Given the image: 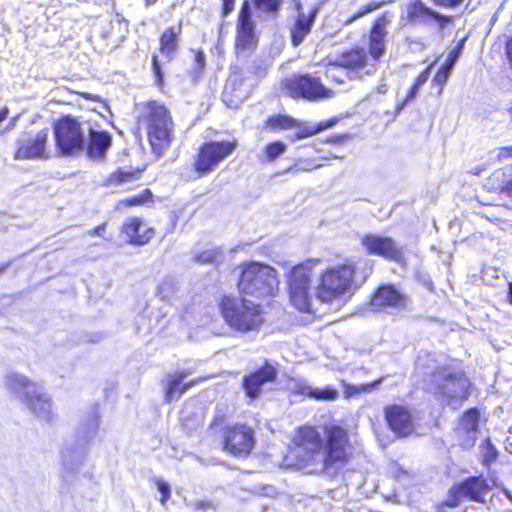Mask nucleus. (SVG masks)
I'll list each match as a JSON object with an SVG mask.
<instances>
[{
    "label": "nucleus",
    "instance_id": "27",
    "mask_svg": "<svg viewBox=\"0 0 512 512\" xmlns=\"http://www.w3.org/2000/svg\"><path fill=\"white\" fill-rule=\"evenodd\" d=\"M187 375V372L182 370L166 376L164 380L165 401L172 402L180 398L181 395L193 385V383H184Z\"/></svg>",
    "mask_w": 512,
    "mask_h": 512
},
{
    "label": "nucleus",
    "instance_id": "12",
    "mask_svg": "<svg viewBox=\"0 0 512 512\" xmlns=\"http://www.w3.org/2000/svg\"><path fill=\"white\" fill-rule=\"evenodd\" d=\"M224 444L234 456H247L254 446L253 431L244 425L234 426L226 432Z\"/></svg>",
    "mask_w": 512,
    "mask_h": 512
},
{
    "label": "nucleus",
    "instance_id": "25",
    "mask_svg": "<svg viewBox=\"0 0 512 512\" xmlns=\"http://www.w3.org/2000/svg\"><path fill=\"white\" fill-rule=\"evenodd\" d=\"M89 140L87 144V155L90 159H101L105 156L111 146L112 138L105 131H94L87 125Z\"/></svg>",
    "mask_w": 512,
    "mask_h": 512
},
{
    "label": "nucleus",
    "instance_id": "57",
    "mask_svg": "<svg viewBox=\"0 0 512 512\" xmlns=\"http://www.w3.org/2000/svg\"><path fill=\"white\" fill-rule=\"evenodd\" d=\"M104 229H105V225L102 224V225H99V226L93 228L92 230H90L89 234L93 235V236L94 235L101 236V233H102V231H104Z\"/></svg>",
    "mask_w": 512,
    "mask_h": 512
},
{
    "label": "nucleus",
    "instance_id": "58",
    "mask_svg": "<svg viewBox=\"0 0 512 512\" xmlns=\"http://www.w3.org/2000/svg\"><path fill=\"white\" fill-rule=\"evenodd\" d=\"M381 382V380H378L376 382H373L371 384H367V385H363L361 387V390L362 391H369L370 389L374 388L375 386H377L379 383Z\"/></svg>",
    "mask_w": 512,
    "mask_h": 512
},
{
    "label": "nucleus",
    "instance_id": "63",
    "mask_svg": "<svg viewBox=\"0 0 512 512\" xmlns=\"http://www.w3.org/2000/svg\"><path fill=\"white\" fill-rule=\"evenodd\" d=\"M195 507H196L197 509H202V508H204V503H203V502H198V503L195 505Z\"/></svg>",
    "mask_w": 512,
    "mask_h": 512
},
{
    "label": "nucleus",
    "instance_id": "51",
    "mask_svg": "<svg viewBox=\"0 0 512 512\" xmlns=\"http://www.w3.org/2000/svg\"><path fill=\"white\" fill-rule=\"evenodd\" d=\"M336 123H337V119L332 118V119H329L324 122H320V123L316 124V129H318V132H321L327 128L334 126Z\"/></svg>",
    "mask_w": 512,
    "mask_h": 512
},
{
    "label": "nucleus",
    "instance_id": "56",
    "mask_svg": "<svg viewBox=\"0 0 512 512\" xmlns=\"http://www.w3.org/2000/svg\"><path fill=\"white\" fill-rule=\"evenodd\" d=\"M234 0H223L224 13L228 14L233 9Z\"/></svg>",
    "mask_w": 512,
    "mask_h": 512
},
{
    "label": "nucleus",
    "instance_id": "3",
    "mask_svg": "<svg viewBox=\"0 0 512 512\" xmlns=\"http://www.w3.org/2000/svg\"><path fill=\"white\" fill-rule=\"evenodd\" d=\"M137 111L138 123L146 129L153 152L161 155L172 140L173 122L167 108L157 101H149L140 103Z\"/></svg>",
    "mask_w": 512,
    "mask_h": 512
},
{
    "label": "nucleus",
    "instance_id": "17",
    "mask_svg": "<svg viewBox=\"0 0 512 512\" xmlns=\"http://www.w3.org/2000/svg\"><path fill=\"white\" fill-rule=\"evenodd\" d=\"M276 368L265 362V365L255 372L243 378V389L248 398L255 400L261 393L262 386L265 383L272 382L276 379Z\"/></svg>",
    "mask_w": 512,
    "mask_h": 512
},
{
    "label": "nucleus",
    "instance_id": "45",
    "mask_svg": "<svg viewBox=\"0 0 512 512\" xmlns=\"http://www.w3.org/2000/svg\"><path fill=\"white\" fill-rule=\"evenodd\" d=\"M419 89H420V87H419V86H417L416 84H414V85L411 87V89H410V91L408 92V94H407L406 98H405L404 100H402V101H398V102H397V105H396V110H397V112H400V111H401V110L406 106V104H407L408 102L412 101V100L416 97V95H417V93H418Z\"/></svg>",
    "mask_w": 512,
    "mask_h": 512
},
{
    "label": "nucleus",
    "instance_id": "41",
    "mask_svg": "<svg viewBox=\"0 0 512 512\" xmlns=\"http://www.w3.org/2000/svg\"><path fill=\"white\" fill-rule=\"evenodd\" d=\"M175 290V284L170 279H165L158 285V294L162 299H168Z\"/></svg>",
    "mask_w": 512,
    "mask_h": 512
},
{
    "label": "nucleus",
    "instance_id": "36",
    "mask_svg": "<svg viewBox=\"0 0 512 512\" xmlns=\"http://www.w3.org/2000/svg\"><path fill=\"white\" fill-rule=\"evenodd\" d=\"M481 453L483 458V464L486 466L491 465L497 460L498 451L488 438L485 439L481 444Z\"/></svg>",
    "mask_w": 512,
    "mask_h": 512
},
{
    "label": "nucleus",
    "instance_id": "23",
    "mask_svg": "<svg viewBox=\"0 0 512 512\" xmlns=\"http://www.w3.org/2000/svg\"><path fill=\"white\" fill-rule=\"evenodd\" d=\"M5 387L24 402L34 392L40 384L34 382L27 376L17 373L9 372L4 377Z\"/></svg>",
    "mask_w": 512,
    "mask_h": 512
},
{
    "label": "nucleus",
    "instance_id": "6",
    "mask_svg": "<svg viewBox=\"0 0 512 512\" xmlns=\"http://www.w3.org/2000/svg\"><path fill=\"white\" fill-rule=\"evenodd\" d=\"M319 259H309L292 268L289 273V297L291 303L301 312H310L312 306L311 278Z\"/></svg>",
    "mask_w": 512,
    "mask_h": 512
},
{
    "label": "nucleus",
    "instance_id": "39",
    "mask_svg": "<svg viewBox=\"0 0 512 512\" xmlns=\"http://www.w3.org/2000/svg\"><path fill=\"white\" fill-rule=\"evenodd\" d=\"M286 151V145L283 142L275 141L265 147V155L268 160L273 161Z\"/></svg>",
    "mask_w": 512,
    "mask_h": 512
},
{
    "label": "nucleus",
    "instance_id": "15",
    "mask_svg": "<svg viewBox=\"0 0 512 512\" xmlns=\"http://www.w3.org/2000/svg\"><path fill=\"white\" fill-rule=\"evenodd\" d=\"M256 47L254 22L248 3H244L238 17L236 49L239 52L251 51Z\"/></svg>",
    "mask_w": 512,
    "mask_h": 512
},
{
    "label": "nucleus",
    "instance_id": "35",
    "mask_svg": "<svg viewBox=\"0 0 512 512\" xmlns=\"http://www.w3.org/2000/svg\"><path fill=\"white\" fill-rule=\"evenodd\" d=\"M293 129H295L296 132L289 136L291 142L311 137L318 133L316 125H307L299 120H297V125Z\"/></svg>",
    "mask_w": 512,
    "mask_h": 512
},
{
    "label": "nucleus",
    "instance_id": "20",
    "mask_svg": "<svg viewBox=\"0 0 512 512\" xmlns=\"http://www.w3.org/2000/svg\"><path fill=\"white\" fill-rule=\"evenodd\" d=\"M122 233L129 243L145 245L154 236V229L145 225L138 217H129L122 225Z\"/></svg>",
    "mask_w": 512,
    "mask_h": 512
},
{
    "label": "nucleus",
    "instance_id": "32",
    "mask_svg": "<svg viewBox=\"0 0 512 512\" xmlns=\"http://www.w3.org/2000/svg\"><path fill=\"white\" fill-rule=\"evenodd\" d=\"M457 61V54L452 51L448 54L445 63L442 65V67L439 69L437 74L435 75L433 82L435 84H438L440 87H443V85L448 80L449 74L455 65ZM442 91V88H440V92Z\"/></svg>",
    "mask_w": 512,
    "mask_h": 512
},
{
    "label": "nucleus",
    "instance_id": "53",
    "mask_svg": "<svg viewBox=\"0 0 512 512\" xmlns=\"http://www.w3.org/2000/svg\"><path fill=\"white\" fill-rule=\"evenodd\" d=\"M195 63H196V66L199 70H202L205 66V55L198 51L196 52L195 54Z\"/></svg>",
    "mask_w": 512,
    "mask_h": 512
},
{
    "label": "nucleus",
    "instance_id": "2",
    "mask_svg": "<svg viewBox=\"0 0 512 512\" xmlns=\"http://www.w3.org/2000/svg\"><path fill=\"white\" fill-rule=\"evenodd\" d=\"M365 261L345 260L325 269L319 276L315 289L316 298L331 303L352 293L354 286L361 285L371 272Z\"/></svg>",
    "mask_w": 512,
    "mask_h": 512
},
{
    "label": "nucleus",
    "instance_id": "5",
    "mask_svg": "<svg viewBox=\"0 0 512 512\" xmlns=\"http://www.w3.org/2000/svg\"><path fill=\"white\" fill-rule=\"evenodd\" d=\"M220 310L225 322L240 333L257 331L263 323L260 305L246 297L237 299L224 296Z\"/></svg>",
    "mask_w": 512,
    "mask_h": 512
},
{
    "label": "nucleus",
    "instance_id": "49",
    "mask_svg": "<svg viewBox=\"0 0 512 512\" xmlns=\"http://www.w3.org/2000/svg\"><path fill=\"white\" fill-rule=\"evenodd\" d=\"M501 194L512 198V179L506 182L504 185H498L497 187Z\"/></svg>",
    "mask_w": 512,
    "mask_h": 512
},
{
    "label": "nucleus",
    "instance_id": "47",
    "mask_svg": "<svg viewBox=\"0 0 512 512\" xmlns=\"http://www.w3.org/2000/svg\"><path fill=\"white\" fill-rule=\"evenodd\" d=\"M510 158H512V145L500 147L497 149V155H496L497 161L501 162V161H504V160H507Z\"/></svg>",
    "mask_w": 512,
    "mask_h": 512
},
{
    "label": "nucleus",
    "instance_id": "44",
    "mask_svg": "<svg viewBox=\"0 0 512 512\" xmlns=\"http://www.w3.org/2000/svg\"><path fill=\"white\" fill-rule=\"evenodd\" d=\"M133 178V173L130 172H124V171H117L110 175L109 177V183L113 184H119L126 182Z\"/></svg>",
    "mask_w": 512,
    "mask_h": 512
},
{
    "label": "nucleus",
    "instance_id": "19",
    "mask_svg": "<svg viewBox=\"0 0 512 512\" xmlns=\"http://www.w3.org/2000/svg\"><path fill=\"white\" fill-rule=\"evenodd\" d=\"M391 22L389 13L385 12L379 16L370 31L369 53L374 61H378L386 50L385 38L387 36V25Z\"/></svg>",
    "mask_w": 512,
    "mask_h": 512
},
{
    "label": "nucleus",
    "instance_id": "28",
    "mask_svg": "<svg viewBox=\"0 0 512 512\" xmlns=\"http://www.w3.org/2000/svg\"><path fill=\"white\" fill-rule=\"evenodd\" d=\"M181 31L182 24L179 23L177 26L168 27L160 37V52L167 62L174 57L178 49V38Z\"/></svg>",
    "mask_w": 512,
    "mask_h": 512
},
{
    "label": "nucleus",
    "instance_id": "37",
    "mask_svg": "<svg viewBox=\"0 0 512 512\" xmlns=\"http://www.w3.org/2000/svg\"><path fill=\"white\" fill-rule=\"evenodd\" d=\"M326 75L328 78L337 83H344L345 78H348L346 76V70L342 66L338 65L335 60L329 61Z\"/></svg>",
    "mask_w": 512,
    "mask_h": 512
},
{
    "label": "nucleus",
    "instance_id": "31",
    "mask_svg": "<svg viewBox=\"0 0 512 512\" xmlns=\"http://www.w3.org/2000/svg\"><path fill=\"white\" fill-rule=\"evenodd\" d=\"M99 429V414L97 407L91 409L86 418L83 420L80 433L87 441L93 439Z\"/></svg>",
    "mask_w": 512,
    "mask_h": 512
},
{
    "label": "nucleus",
    "instance_id": "46",
    "mask_svg": "<svg viewBox=\"0 0 512 512\" xmlns=\"http://www.w3.org/2000/svg\"><path fill=\"white\" fill-rule=\"evenodd\" d=\"M220 256L221 253L218 250L205 251L199 255L198 261L202 263H214Z\"/></svg>",
    "mask_w": 512,
    "mask_h": 512
},
{
    "label": "nucleus",
    "instance_id": "50",
    "mask_svg": "<svg viewBox=\"0 0 512 512\" xmlns=\"http://www.w3.org/2000/svg\"><path fill=\"white\" fill-rule=\"evenodd\" d=\"M143 202H144L143 196H133V197L124 199L121 203L125 204L126 206H135V205H140Z\"/></svg>",
    "mask_w": 512,
    "mask_h": 512
},
{
    "label": "nucleus",
    "instance_id": "43",
    "mask_svg": "<svg viewBox=\"0 0 512 512\" xmlns=\"http://www.w3.org/2000/svg\"><path fill=\"white\" fill-rule=\"evenodd\" d=\"M156 485H157L159 492L161 493L160 502L162 505H165L167 500L171 496L170 486L168 483H166L165 481L160 480V479L157 480Z\"/></svg>",
    "mask_w": 512,
    "mask_h": 512
},
{
    "label": "nucleus",
    "instance_id": "26",
    "mask_svg": "<svg viewBox=\"0 0 512 512\" xmlns=\"http://www.w3.org/2000/svg\"><path fill=\"white\" fill-rule=\"evenodd\" d=\"M302 6L301 4H297L298 17L295 22V25L291 31V40L293 46H299L306 36L310 33L316 15L318 13V8H314L311 13L306 16L301 12Z\"/></svg>",
    "mask_w": 512,
    "mask_h": 512
},
{
    "label": "nucleus",
    "instance_id": "7",
    "mask_svg": "<svg viewBox=\"0 0 512 512\" xmlns=\"http://www.w3.org/2000/svg\"><path fill=\"white\" fill-rule=\"evenodd\" d=\"M87 126L71 116L59 119L54 125V137L63 156L82 152L86 143Z\"/></svg>",
    "mask_w": 512,
    "mask_h": 512
},
{
    "label": "nucleus",
    "instance_id": "64",
    "mask_svg": "<svg viewBox=\"0 0 512 512\" xmlns=\"http://www.w3.org/2000/svg\"><path fill=\"white\" fill-rule=\"evenodd\" d=\"M507 112H508V115L510 117V121L512 123V106L508 108Z\"/></svg>",
    "mask_w": 512,
    "mask_h": 512
},
{
    "label": "nucleus",
    "instance_id": "55",
    "mask_svg": "<svg viewBox=\"0 0 512 512\" xmlns=\"http://www.w3.org/2000/svg\"><path fill=\"white\" fill-rule=\"evenodd\" d=\"M504 176H505V172L502 169H499L492 174L491 181L492 182H494L495 180L500 181L504 178Z\"/></svg>",
    "mask_w": 512,
    "mask_h": 512
},
{
    "label": "nucleus",
    "instance_id": "21",
    "mask_svg": "<svg viewBox=\"0 0 512 512\" xmlns=\"http://www.w3.org/2000/svg\"><path fill=\"white\" fill-rule=\"evenodd\" d=\"M338 65L346 70V76L349 79L360 77L362 70L367 63V55L364 49L357 48L342 53L335 58Z\"/></svg>",
    "mask_w": 512,
    "mask_h": 512
},
{
    "label": "nucleus",
    "instance_id": "42",
    "mask_svg": "<svg viewBox=\"0 0 512 512\" xmlns=\"http://www.w3.org/2000/svg\"><path fill=\"white\" fill-rule=\"evenodd\" d=\"M323 164L322 163H314L313 160H308V159H300L298 160V162L295 164V167L299 170V171H305V172H309V171H312L314 169H317V168H320L322 167Z\"/></svg>",
    "mask_w": 512,
    "mask_h": 512
},
{
    "label": "nucleus",
    "instance_id": "11",
    "mask_svg": "<svg viewBox=\"0 0 512 512\" xmlns=\"http://www.w3.org/2000/svg\"><path fill=\"white\" fill-rule=\"evenodd\" d=\"M49 137L48 129L39 131L34 136L25 135L17 140L14 158L17 160L48 159L46 144Z\"/></svg>",
    "mask_w": 512,
    "mask_h": 512
},
{
    "label": "nucleus",
    "instance_id": "54",
    "mask_svg": "<svg viewBox=\"0 0 512 512\" xmlns=\"http://www.w3.org/2000/svg\"><path fill=\"white\" fill-rule=\"evenodd\" d=\"M428 77H429V68H427L426 70H424L416 79V82L415 84L419 87H421L427 80H428Z\"/></svg>",
    "mask_w": 512,
    "mask_h": 512
},
{
    "label": "nucleus",
    "instance_id": "38",
    "mask_svg": "<svg viewBox=\"0 0 512 512\" xmlns=\"http://www.w3.org/2000/svg\"><path fill=\"white\" fill-rule=\"evenodd\" d=\"M386 4L385 1H372V2H369L367 3L366 5H364L361 9H359V11L354 14L352 17H350L349 19L345 20V24L348 25L350 23H352L354 20L374 11V10H377L379 8H381L382 6H384Z\"/></svg>",
    "mask_w": 512,
    "mask_h": 512
},
{
    "label": "nucleus",
    "instance_id": "40",
    "mask_svg": "<svg viewBox=\"0 0 512 512\" xmlns=\"http://www.w3.org/2000/svg\"><path fill=\"white\" fill-rule=\"evenodd\" d=\"M254 5L257 9L263 12L275 13L278 11L281 1L280 0H254Z\"/></svg>",
    "mask_w": 512,
    "mask_h": 512
},
{
    "label": "nucleus",
    "instance_id": "59",
    "mask_svg": "<svg viewBox=\"0 0 512 512\" xmlns=\"http://www.w3.org/2000/svg\"><path fill=\"white\" fill-rule=\"evenodd\" d=\"M8 112H9V110L7 107H3L0 110V122H2L3 120H5L7 118Z\"/></svg>",
    "mask_w": 512,
    "mask_h": 512
},
{
    "label": "nucleus",
    "instance_id": "48",
    "mask_svg": "<svg viewBox=\"0 0 512 512\" xmlns=\"http://www.w3.org/2000/svg\"><path fill=\"white\" fill-rule=\"evenodd\" d=\"M152 68L153 73L156 77L157 83L160 85L162 82L163 75L161 73L160 63L157 55H153L152 57Z\"/></svg>",
    "mask_w": 512,
    "mask_h": 512
},
{
    "label": "nucleus",
    "instance_id": "4",
    "mask_svg": "<svg viewBox=\"0 0 512 512\" xmlns=\"http://www.w3.org/2000/svg\"><path fill=\"white\" fill-rule=\"evenodd\" d=\"M238 288L243 297L263 299L279 290L277 271L269 265L250 262L242 266Z\"/></svg>",
    "mask_w": 512,
    "mask_h": 512
},
{
    "label": "nucleus",
    "instance_id": "9",
    "mask_svg": "<svg viewBox=\"0 0 512 512\" xmlns=\"http://www.w3.org/2000/svg\"><path fill=\"white\" fill-rule=\"evenodd\" d=\"M489 489V484L485 479L471 477L450 488L444 505L451 508L457 507L464 499L484 503Z\"/></svg>",
    "mask_w": 512,
    "mask_h": 512
},
{
    "label": "nucleus",
    "instance_id": "30",
    "mask_svg": "<svg viewBox=\"0 0 512 512\" xmlns=\"http://www.w3.org/2000/svg\"><path fill=\"white\" fill-rule=\"evenodd\" d=\"M408 19L412 22H441L444 17L421 2H416L408 8Z\"/></svg>",
    "mask_w": 512,
    "mask_h": 512
},
{
    "label": "nucleus",
    "instance_id": "52",
    "mask_svg": "<svg viewBox=\"0 0 512 512\" xmlns=\"http://www.w3.org/2000/svg\"><path fill=\"white\" fill-rule=\"evenodd\" d=\"M437 5L444 7H455L458 6L463 0H433Z\"/></svg>",
    "mask_w": 512,
    "mask_h": 512
},
{
    "label": "nucleus",
    "instance_id": "1",
    "mask_svg": "<svg viewBox=\"0 0 512 512\" xmlns=\"http://www.w3.org/2000/svg\"><path fill=\"white\" fill-rule=\"evenodd\" d=\"M290 457L307 474L335 473L349 459V436L339 425H327L324 435L313 426H300L293 437Z\"/></svg>",
    "mask_w": 512,
    "mask_h": 512
},
{
    "label": "nucleus",
    "instance_id": "18",
    "mask_svg": "<svg viewBox=\"0 0 512 512\" xmlns=\"http://www.w3.org/2000/svg\"><path fill=\"white\" fill-rule=\"evenodd\" d=\"M407 297L392 285L381 286L372 298L371 305L378 309H392L396 311L406 308Z\"/></svg>",
    "mask_w": 512,
    "mask_h": 512
},
{
    "label": "nucleus",
    "instance_id": "22",
    "mask_svg": "<svg viewBox=\"0 0 512 512\" xmlns=\"http://www.w3.org/2000/svg\"><path fill=\"white\" fill-rule=\"evenodd\" d=\"M480 414L476 408L468 410L461 418L458 434L460 444L463 448L469 449L475 445L478 432Z\"/></svg>",
    "mask_w": 512,
    "mask_h": 512
},
{
    "label": "nucleus",
    "instance_id": "13",
    "mask_svg": "<svg viewBox=\"0 0 512 512\" xmlns=\"http://www.w3.org/2000/svg\"><path fill=\"white\" fill-rule=\"evenodd\" d=\"M385 420L391 431L398 437H407L414 432L410 411L401 405H390L384 410Z\"/></svg>",
    "mask_w": 512,
    "mask_h": 512
},
{
    "label": "nucleus",
    "instance_id": "60",
    "mask_svg": "<svg viewBox=\"0 0 512 512\" xmlns=\"http://www.w3.org/2000/svg\"><path fill=\"white\" fill-rule=\"evenodd\" d=\"M511 447H512V443H510V439H509V438H507V439H506V442H505V448H506V450H507L508 452H510V453H512V448H511Z\"/></svg>",
    "mask_w": 512,
    "mask_h": 512
},
{
    "label": "nucleus",
    "instance_id": "10",
    "mask_svg": "<svg viewBox=\"0 0 512 512\" xmlns=\"http://www.w3.org/2000/svg\"><path fill=\"white\" fill-rule=\"evenodd\" d=\"M285 89L293 98H304L310 101L332 96V92L324 87L318 78L308 74L287 79Z\"/></svg>",
    "mask_w": 512,
    "mask_h": 512
},
{
    "label": "nucleus",
    "instance_id": "61",
    "mask_svg": "<svg viewBox=\"0 0 512 512\" xmlns=\"http://www.w3.org/2000/svg\"><path fill=\"white\" fill-rule=\"evenodd\" d=\"M342 140H343L342 136H337L335 138L328 139L327 142L336 143V142H341Z\"/></svg>",
    "mask_w": 512,
    "mask_h": 512
},
{
    "label": "nucleus",
    "instance_id": "14",
    "mask_svg": "<svg viewBox=\"0 0 512 512\" xmlns=\"http://www.w3.org/2000/svg\"><path fill=\"white\" fill-rule=\"evenodd\" d=\"M443 378L444 383L439 387V390L442 395L448 398L450 405L467 399L470 382L463 372H448Z\"/></svg>",
    "mask_w": 512,
    "mask_h": 512
},
{
    "label": "nucleus",
    "instance_id": "33",
    "mask_svg": "<svg viewBox=\"0 0 512 512\" xmlns=\"http://www.w3.org/2000/svg\"><path fill=\"white\" fill-rule=\"evenodd\" d=\"M297 125V119L288 115L278 114L267 120V126L275 131L293 129Z\"/></svg>",
    "mask_w": 512,
    "mask_h": 512
},
{
    "label": "nucleus",
    "instance_id": "29",
    "mask_svg": "<svg viewBox=\"0 0 512 512\" xmlns=\"http://www.w3.org/2000/svg\"><path fill=\"white\" fill-rule=\"evenodd\" d=\"M292 389L297 394L308 396L315 400L332 401L338 397V391L331 386H326L324 388H313L309 386L305 381L296 382Z\"/></svg>",
    "mask_w": 512,
    "mask_h": 512
},
{
    "label": "nucleus",
    "instance_id": "62",
    "mask_svg": "<svg viewBox=\"0 0 512 512\" xmlns=\"http://www.w3.org/2000/svg\"><path fill=\"white\" fill-rule=\"evenodd\" d=\"M377 91H378L379 93H381V94L386 93V91H387V90H386V85H385V84H382V85L378 86Z\"/></svg>",
    "mask_w": 512,
    "mask_h": 512
},
{
    "label": "nucleus",
    "instance_id": "34",
    "mask_svg": "<svg viewBox=\"0 0 512 512\" xmlns=\"http://www.w3.org/2000/svg\"><path fill=\"white\" fill-rule=\"evenodd\" d=\"M63 464L68 469H73L78 466L84 459L85 453L83 450L73 449L71 447H64L61 451Z\"/></svg>",
    "mask_w": 512,
    "mask_h": 512
},
{
    "label": "nucleus",
    "instance_id": "16",
    "mask_svg": "<svg viewBox=\"0 0 512 512\" xmlns=\"http://www.w3.org/2000/svg\"><path fill=\"white\" fill-rule=\"evenodd\" d=\"M362 244L370 254L394 261H399L402 257V248L389 237L368 234L363 237Z\"/></svg>",
    "mask_w": 512,
    "mask_h": 512
},
{
    "label": "nucleus",
    "instance_id": "8",
    "mask_svg": "<svg viewBox=\"0 0 512 512\" xmlns=\"http://www.w3.org/2000/svg\"><path fill=\"white\" fill-rule=\"evenodd\" d=\"M237 146L236 141H211L200 146L194 163L199 174L213 171L217 165L232 154Z\"/></svg>",
    "mask_w": 512,
    "mask_h": 512
},
{
    "label": "nucleus",
    "instance_id": "24",
    "mask_svg": "<svg viewBox=\"0 0 512 512\" xmlns=\"http://www.w3.org/2000/svg\"><path fill=\"white\" fill-rule=\"evenodd\" d=\"M23 403L36 417L46 421L52 419V402L41 385Z\"/></svg>",
    "mask_w": 512,
    "mask_h": 512
}]
</instances>
